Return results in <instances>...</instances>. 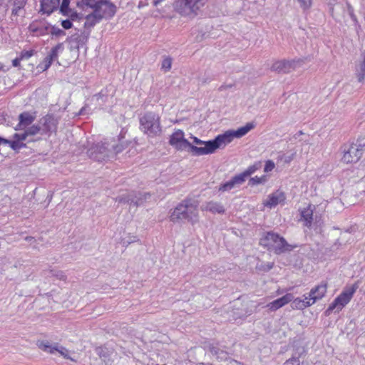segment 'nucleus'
Wrapping results in <instances>:
<instances>
[{
  "instance_id": "1",
  "label": "nucleus",
  "mask_w": 365,
  "mask_h": 365,
  "mask_svg": "<svg viewBox=\"0 0 365 365\" xmlns=\"http://www.w3.org/2000/svg\"><path fill=\"white\" fill-rule=\"evenodd\" d=\"M254 128L255 124L253 123H247L245 126L239 128L236 130H229L223 134L218 135L213 140L207 141H204L197 137L192 136L191 138L193 140V143L200 146H195L190 143L187 151L197 156L214 153L217 149L225 148L235 138H242Z\"/></svg>"
},
{
  "instance_id": "2",
  "label": "nucleus",
  "mask_w": 365,
  "mask_h": 365,
  "mask_svg": "<svg viewBox=\"0 0 365 365\" xmlns=\"http://www.w3.org/2000/svg\"><path fill=\"white\" fill-rule=\"evenodd\" d=\"M198 205L196 200L185 199L174 209L170 217V220L174 222L186 220L192 224L195 223L198 219Z\"/></svg>"
},
{
  "instance_id": "3",
  "label": "nucleus",
  "mask_w": 365,
  "mask_h": 365,
  "mask_svg": "<svg viewBox=\"0 0 365 365\" xmlns=\"http://www.w3.org/2000/svg\"><path fill=\"white\" fill-rule=\"evenodd\" d=\"M140 129L148 137L154 138L160 135L162 126L160 115L151 111L143 114L140 118Z\"/></svg>"
},
{
  "instance_id": "4",
  "label": "nucleus",
  "mask_w": 365,
  "mask_h": 365,
  "mask_svg": "<svg viewBox=\"0 0 365 365\" xmlns=\"http://www.w3.org/2000/svg\"><path fill=\"white\" fill-rule=\"evenodd\" d=\"M262 240L263 245L272 248L276 255L291 252L297 247V245L289 244L283 237L273 232H267Z\"/></svg>"
},
{
  "instance_id": "5",
  "label": "nucleus",
  "mask_w": 365,
  "mask_h": 365,
  "mask_svg": "<svg viewBox=\"0 0 365 365\" xmlns=\"http://www.w3.org/2000/svg\"><path fill=\"white\" fill-rule=\"evenodd\" d=\"M207 0H175L174 8L182 16L193 19Z\"/></svg>"
},
{
  "instance_id": "6",
  "label": "nucleus",
  "mask_w": 365,
  "mask_h": 365,
  "mask_svg": "<svg viewBox=\"0 0 365 365\" xmlns=\"http://www.w3.org/2000/svg\"><path fill=\"white\" fill-rule=\"evenodd\" d=\"M262 162H255L253 165L249 166L244 172L235 175L232 179L225 183H222L219 187V191L225 192L229 191L234 187L239 186L244 183L246 179L254 174L257 170L262 168Z\"/></svg>"
},
{
  "instance_id": "7",
  "label": "nucleus",
  "mask_w": 365,
  "mask_h": 365,
  "mask_svg": "<svg viewBox=\"0 0 365 365\" xmlns=\"http://www.w3.org/2000/svg\"><path fill=\"white\" fill-rule=\"evenodd\" d=\"M358 286L356 284L346 287L334 302L330 304L328 309L325 311V315L329 316L335 309L337 312L341 311L342 308L350 302Z\"/></svg>"
},
{
  "instance_id": "8",
  "label": "nucleus",
  "mask_w": 365,
  "mask_h": 365,
  "mask_svg": "<svg viewBox=\"0 0 365 365\" xmlns=\"http://www.w3.org/2000/svg\"><path fill=\"white\" fill-rule=\"evenodd\" d=\"M91 159L98 162H103L113 158V151L110 144L107 143H98L93 145L87 151Z\"/></svg>"
},
{
  "instance_id": "9",
  "label": "nucleus",
  "mask_w": 365,
  "mask_h": 365,
  "mask_svg": "<svg viewBox=\"0 0 365 365\" xmlns=\"http://www.w3.org/2000/svg\"><path fill=\"white\" fill-rule=\"evenodd\" d=\"M341 150L343 153L341 160L346 163H356L363 155V150L358 148L354 143L345 144Z\"/></svg>"
},
{
  "instance_id": "10",
  "label": "nucleus",
  "mask_w": 365,
  "mask_h": 365,
  "mask_svg": "<svg viewBox=\"0 0 365 365\" xmlns=\"http://www.w3.org/2000/svg\"><path fill=\"white\" fill-rule=\"evenodd\" d=\"M302 63L303 61L301 59L280 60L272 64L271 70L277 73H288L295 70L296 68L301 66Z\"/></svg>"
},
{
  "instance_id": "11",
  "label": "nucleus",
  "mask_w": 365,
  "mask_h": 365,
  "mask_svg": "<svg viewBox=\"0 0 365 365\" xmlns=\"http://www.w3.org/2000/svg\"><path fill=\"white\" fill-rule=\"evenodd\" d=\"M169 143L178 150H187L190 146V142L185 138L182 130H177L170 135Z\"/></svg>"
},
{
  "instance_id": "12",
  "label": "nucleus",
  "mask_w": 365,
  "mask_h": 365,
  "mask_svg": "<svg viewBox=\"0 0 365 365\" xmlns=\"http://www.w3.org/2000/svg\"><path fill=\"white\" fill-rule=\"evenodd\" d=\"M150 197V193H138V195L135 193L128 194L126 196H119L116 198V201L120 203H128L130 205H133L136 207L141 205L143 204L145 201L148 198Z\"/></svg>"
},
{
  "instance_id": "13",
  "label": "nucleus",
  "mask_w": 365,
  "mask_h": 365,
  "mask_svg": "<svg viewBox=\"0 0 365 365\" xmlns=\"http://www.w3.org/2000/svg\"><path fill=\"white\" fill-rule=\"evenodd\" d=\"M96 14L103 19H110L116 12V6L110 0H103L101 3L98 5L96 9Z\"/></svg>"
},
{
  "instance_id": "14",
  "label": "nucleus",
  "mask_w": 365,
  "mask_h": 365,
  "mask_svg": "<svg viewBox=\"0 0 365 365\" xmlns=\"http://www.w3.org/2000/svg\"><path fill=\"white\" fill-rule=\"evenodd\" d=\"M38 346L39 349H42L43 351L49 352L51 354L58 352L64 358L73 361V359L68 356V350L63 346H58V344L52 345L47 341H41L38 344Z\"/></svg>"
},
{
  "instance_id": "15",
  "label": "nucleus",
  "mask_w": 365,
  "mask_h": 365,
  "mask_svg": "<svg viewBox=\"0 0 365 365\" xmlns=\"http://www.w3.org/2000/svg\"><path fill=\"white\" fill-rule=\"evenodd\" d=\"M42 125L41 135L56 132L57 129L58 120L52 115H46L39 122Z\"/></svg>"
},
{
  "instance_id": "16",
  "label": "nucleus",
  "mask_w": 365,
  "mask_h": 365,
  "mask_svg": "<svg viewBox=\"0 0 365 365\" xmlns=\"http://www.w3.org/2000/svg\"><path fill=\"white\" fill-rule=\"evenodd\" d=\"M51 26L45 21L33 22L29 26L30 31L37 36H43L49 34Z\"/></svg>"
},
{
  "instance_id": "17",
  "label": "nucleus",
  "mask_w": 365,
  "mask_h": 365,
  "mask_svg": "<svg viewBox=\"0 0 365 365\" xmlns=\"http://www.w3.org/2000/svg\"><path fill=\"white\" fill-rule=\"evenodd\" d=\"M315 210V206L309 204L307 207L300 210L301 220L304 222V225L310 227L313 222V214Z\"/></svg>"
},
{
  "instance_id": "18",
  "label": "nucleus",
  "mask_w": 365,
  "mask_h": 365,
  "mask_svg": "<svg viewBox=\"0 0 365 365\" xmlns=\"http://www.w3.org/2000/svg\"><path fill=\"white\" fill-rule=\"evenodd\" d=\"M294 299V296L292 294H287L284 296L278 298L273 302L269 303L267 304V307L269 308L271 311H276L278 309L282 307L285 304H288L289 302H292Z\"/></svg>"
},
{
  "instance_id": "19",
  "label": "nucleus",
  "mask_w": 365,
  "mask_h": 365,
  "mask_svg": "<svg viewBox=\"0 0 365 365\" xmlns=\"http://www.w3.org/2000/svg\"><path fill=\"white\" fill-rule=\"evenodd\" d=\"M327 289V284L322 282L319 285L312 288L309 292V297H312L313 302H317L322 299L325 295Z\"/></svg>"
},
{
  "instance_id": "20",
  "label": "nucleus",
  "mask_w": 365,
  "mask_h": 365,
  "mask_svg": "<svg viewBox=\"0 0 365 365\" xmlns=\"http://www.w3.org/2000/svg\"><path fill=\"white\" fill-rule=\"evenodd\" d=\"M355 75L359 82L365 81V51L361 54V59L356 63Z\"/></svg>"
},
{
  "instance_id": "21",
  "label": "nucleus",
  "mask_w": 365,
  "mask_h": 365,
  "mask_svg": "<svg viewBox=\"0 0 365 365\" xmlns=\"http://www.w3.org/2000/svg\"><path fill=\"white\" fill-rule=\"evenodd\" d=\"M36 116L29 112H24L19 115V123L16 130H20L30 125L35 120Z\"/></svg>"
},
{
  "instance_id": "22",
  "label": "nucleus",
  "mask_w": 365,
  "mask_h": 365,
  "mask_svg": "<svg viewBox=\"0 0 365 365\" xmlns=\"http://www.w3.org/2000/svg\"><path fill=\"white\" fill-rule=\"evenodd\" d=\"M60 0H41V10L43 13L51 14L54 10L59 6Z\"/></svg>"
},
{
  "instance_id": "23",
  "label": "nucleus",
  "mask_w": 365,
  "mask_h": 365,
  "mask_svg": "<svg viewBox=\"0 0 365 365\" xmlns=\"http://www.w3.org/2000/svg\"><path fill=\"white\" fill-rule=\"evenodd\" d=\"M284 200V194L282 192L277 191L269 195L268 200L265 205L266 206L272 207L283 202Z\"/></svg>"
},
{
  "instance_id": "24",
  "label": "nucleus",
  "mask_w": 365,
  "mask_h": 365,
  "mask_svg": "<svg viewBox=\"0 0 365 365\" xmlns=\"http://www.w3.org/2000/svg\"><path fill=\"white\" fill-rule=\"evenodd\" d=\"M205 210L212 213L222 214L225 212L223 205L218 202L210 201L205 205Z\"/></svg>"
},
{
  "instance_id": "25",
  "label": "nucleus",
  "mask_w": 365,
  "mask_h": 365,
  "mask_svg": "<svg viewBox=\"0 0 365 365\" xmlns=\"http://www.w3.org/2000/svg\"><path fill=\"white\" fill-rule=\"evenodd\" d=\"M102 20L101 16L96 14V11L94 10L91 14H88L86 17V21L84 23L85 28L93 27L97 23Z\"/></svg>"
},
{
  "instance_id": "26",
  "label": "nucleus",
  "mask_w": 365,
  "mask_h": 365,
  "mask_svg": "<svg viewBox=\"0 0 365 365\" xmlns=\"http://www.w3.org/2000/svg\"><path fill=\"white\" fill-rule=\"evenodd\" d=\"M28 137L29 136L26 130L22 133H15L13 135V141L19 144L18 145L20 150L26 147V144L24 143V141L26 140Z\"/></svg>"
},
{
  "instance_id": "27",
  "label": "nucleus",
  "mask_w": 365,
  "mask_h": 365,
  "mask_svg": "<svg viewBox=\"0 0 365 365\" xmlns=\"http://www.w3.org/2000/svg\"><path fill=\"white\" fill-rule=\"evenodd\" d=\"M123 137L119 138L120 143L117 145H110L113 151V156L122 152L128 146V143L123 140Z\"/></svg>"
},
{
  "instance_id": "28",
  "label": "nucleus",
  "mask_w": 365,
  "mask_h": 365,
  "mask_svg": "<svg viewBox=\"0 0 365 365\" xmlns=\"http://www.w3.org/2000/svg\"><path fill=\"white\" fill-rule=\"evenodd\" d=\"M11 1L14 6L11 14L16 16L19 14V11L24 7L26 0H11Z\"/></svg>"
},
{
  "instance_id": "29",
  "label": "nucleus",
  "mask_w": 365,
  "mask_h": 365,
  "mask_svg": "<svg viewBox=\"0 0 365 365\" xmlns=\"http://www.w3.org/2000/svg\"><path fill=\"white\" fill-rule=\"evenodd\" d=\"M63 50V43H59L56 46L53 47L50 53L47 56L53 61L58 58V52Z\"/></svg>"
},
{
  "instance_id": "30",
  "label": "nucleus",
  "mask_w": 365,
  "mask_h": 365,
  "mask_svg": "<svg viewBox=\"0 0 365 365\" xmlns=\"http://www.w3.org/2000/svg\"><path fill=\"white\" fill-rule=\"evenodd\" d=\"M66 41L69 43L75 44V47L77 48H78L80 44L83 43L82 38L78 34H75L71 36H68L66 38Z\"/></svg>"
},
{
  "instance_id": "31",
  "label": "nucleus",
  "mask_w": 365,
  "mask_h": 365,
  "mask_svg": "<svg viewBox=\"0 0 365 365\" xmlns=\"http://www.w3.org/2000/svg\"><path fill=\"white\" fill-rule=\"evenodd\" d=\"M267 175H262V177L255 176L254 178H251L249 180L248 185L250 186H254L256 185L264 184L267 182Z\"/></svg>"
},
{
  "instance_id": "32",
  "label": "nucleus",
  "mask_w": 365,
  "mask_h": 365,
  "mask_svg": "<svg viewBox=\"0 0 365 365\" xmlns=\"http://www.w3.org/2000/svg\"><path fill=\"white\" fill-rule=\"evenodd\" d=\"M28 136L35 135L37 133H42V127L41 125H34L26 130Z\"/></svg>"
},
{
  "instance_id": "33",
  "label": "nucleus",
  "mask_w": 365,
  "mask_h": 365,
  "mask_svg": "<svg viewBox=\"0 0 365 365\" xmlns=\"http://www.w3.org/2000/svg\"><path fill=\"white\" fill-rule=\"evenodd\" d=\"M308 307H309V304H307L306 305L305 304H304L303 300L299 298L292 299V307L293 309H304Z\"/></svg>"
},
{
  "instance_id": "34",
  "label": "nucleus",
  "mask_w": 365,
  "mask_h": 365,
  "mask_svg": "<svg viewBox=\"0 0 365 365\" xmlns=\"http://www.w3.org/2000/svg\"><path fill=\"white\" fill-rule=\"evenodd\" d=\"M49 34L52 36H56V37L63 36L66 35V32L63 30H62L55 26H51V30L49 31Z\"/></svg>"
},
{
  "instance_id": "35",
  "label": "nucleus",
  "mask_w": 365,
  "mask_h": 365,
  "mask_svg": "<svg viewBox=\"0 0 365 365\" xmlns=\"http://www.w3.org/2000/svg\"><path fill=\"white\" fill-rule=\"evenodd\" d=\"M8 144L14 150H19V144L14 142L13 140H8L4 138L0 137V144Z\"/></svg>"
},
{
  "instance_id": "36",
  "label": "nucleus",
  "mask_w": 365,
  "mask_h": 365,
  "mask_svg": "<svg viewBox=\"0 0 365 365\" xmlns=\"http://www.w3.org/2000/svg\"><path fill=\"white\" fill-rule=\"evenodd\" d=\"M53 61L50 59L48 56H46L43 61L38 64V68L42 70L43 71L47 70L51 65L52 64Z\"/></svg>"
},
{
  "instance_id": "37",
  "label": "nucleus",
  "mask_w": 365,
  "mask_h": 365,
  "mask_svg": "<svg viewBox=\"0 0 365 365\" xmlns=\"http://www.w3.org/2000/svg\"><path fill=\"white\" fill-rule=\"evenodd\" d=\"M96 354L100 356V358L102 359V360H103L104 361H106V359L108 357V354L106 349L103 347H98L96 349Z\"/></svg>"
},
{
  "instance_id": "38",
  "label": "nucleus",
  "mask_w": 365,
  "mask_h": 365,
  "mask_svg": "<svg viewBox=\"0 0 365 365\" xmlns=\"http://www.w3.org/2000/svg\"><path fill=\"white\" fill-rule=\"evenodd\" d=\"M71 0H62L61 5L60 6V11L63 15H68L69 9L68 6Z\"/></svg>"
},
{
  "instance_id": "39",
  "label": "nucleus",
  "mask_w": 365,
  "mask_h": 365,
  "mask_svg": "<svg viewBox=\"0 0 365 365\" xmlns=\"http://www.w3.org/2000/svg\"><path fill=\"white\" fill-rule=\"evenodd\" d=\"M209 351L211 352L212 354L217 356V357H220V354H226L223 351H221L219 348L214 346L213 344H210L209 346Z\"/></svg>"
},
{
  "instance_id": "40",
  "label": "nucleus",
  "mask_w": 365,
  "mask_h": 365,
  "mask_svg": "<svg viewBox=\"0 0 365 365\" xmlns=\"http://www.w3.org/2000/svg\"><path fill=\"white\" fill-rule=\"evenodd\" d=\"M273 265L274 264L270 262L262 263L261 264L257 265V268L264 272H268L273 267Z\"/></svg>"
},
{
  "instance_id": "41",
  "label": "nucleus",
  "mask_w": 365,
  "mask_h": 365,
  "mask_svg": "<svg viewBox=\"0 0 365 365\" xmlns=\"http://www.w3.org/2000/svg\"><path fill=\"white\" fill-rule=\"evenodd\" d=\"M172 65V59L169 57L163 59L162 62V68L165 69L166 71H169L171 68Z\"/></svg>"
},
{
  "instance_id": "42",
  "label": "nucleus",
  "mask_w": 365,
  "mask_h": 365,
  "mask_svg": "<svg viewBox=\"0 0 365 365\" xmlns=\"http://www.w3.org/2000/svg\"><path fill=\"white\" fill-rule=\"evenodd\" d=\"M34 53V50L30 51H22L20 54V57L22 60L24 59H29L31 58Z\"/></svg>"
},
{
  "instance_id": "43",
  "label": "nucleus",
  "mask_w": 365,
  "mask_h": 365,
  "mask_svg": "<svg viewBox=\"0 0 365 365\" xmlns=\"http://www.w3.org/2000/svg\"><path fill=\"white\" fill-rule=\"evenodd\" d=\"M284 365H299V357L297 356H292V358L287 360Z\"/></svg>"
},
{
  "instance_id": "44",
  "label": "nucleus",
  "mask_w": 365,
  "mask_h": 365,
  "mask_svg": "<svg viewBox=\"0 0 365 365\" xmlns=\"http://www.w3.org/2000/svg\"><path fill=\"white\" fill-rule=\"evenodd\" d=\"M274 166L275 165L272 160H267L264 168V171L266 173L272 171L274 168Z\"/></svg>"
},
{
  "instance_id": "45",
  "label": "nucleus",
  "mask_w": 365,
  "mask_h": 365,
  "mask_svg": "<svg viewBox=\"0 0 365 365\" xmlns=\"http://www.w3.org/2000/svg\"><path fill=\"white\" fill-rule=\"evenodd\" d=\"M300 3L301 7L304 9H309L312 5V0H298Z\"/></svg>"
},
{
  "instance_id": "46",
  "label": "nucleus",
  "mask_w": 365,
  "mask_h": 365,
  "mask_svg": "<svg viewBox=\"0 0 365 365\" xmlns=\"http://www.w3.org/2000/svg\"><path fill=\"white\" fill-rule=\"evenodd\" d=\"M61 26L64 29H69L72 28L73 23L70 19H66L61 21Z\"/></svg>"
},
{
  "instance_id": "47",
  "label": "nucleus",
  "mask_w": 365,
  "mask_h": 365,
  "mask_svg": "<svg viewBox=\"0 0 365 365\" xmlns=\"http://www.w3.org/2000/svg\"><path fill=\"white\" fill-rule=\"evenodd\" d=\"M354 144L356 145L358 148H361L364 150V148L365 147V138H358L356 143Z\"/></svg>"
},
{
  "instance_id": "48",
  "label": "nucleus",
  "mask_w": 365,
  "mask_h": 365,
  "mask_svg": "<svg viewBox=\"0 0 365 365\" xmlns=\"http://www.w3.org/2000/svg\"><path fill=\"white\" fill-rule=\"evenodd\" d=\"M303 300L304 304L306 305L308 304L309 307L314 304L316 302H313V299H312V297H305V298Z\"/></svg>"
},
{
  "instance_id": "49",
  "label": "nucleus",
  "mask_w": 365,
  "mask_h": 365,
  "mask_svg": "<svg viewBox=\"0 0 365 365\" xmlns=\"http://www.w3.org/2000/svg\"><path fill=\"white\" fill-rule=\"evenodd\" d=\"M234 86V84H223L222 86H220L218 88V91H223L225 90H227V89H230V88H232V87Z\"/></svg>"
},
{
  "instance_id": "50",
  "label": "nucleus",
  "mask_w": 365,
  "mask_h": 365,
  "mask_svg": "<svg viewBox=\"0 0 365 365\" xmlns=\"http://www.w3.org/2000/svg\"><path fill=\"white\" fill-rule=\"evenodd\" d=\"M22 59L21 58V57H18V58H16L15 59H14L12 61V65L14 67H18L19 65H20V61H21Z\"/></svg>"
},
{
  "instance_id": "51",
  "label": "nucleus",
  "mask_w": 365,
  "mask_h": 365,
  "mask_svg": "<svg viewBox=\"0 0 365 365\" xmlns=\"http://www.w3.org/2000/svg\"><path fill=\"white\" fill-rule=\"evenodd\" d=\"M86 114V106L83 107L78 112V115H83Z\"/></svg>"
},
{
  "instance_id": "52",
  "label": "nucleus",
  "mask_w": 365,
  "mask_h": 365,
  "mask_svg": "<svg viewBox=\"0 0 365 365\" xmlns=\"http://www.w3.org/2000/svg\"><path fill=\"white\" fill-rule=\"evenodd\" d=\"M56 276L59 278L60 279H63V280H65L66 279V276L63 274V272H58Z\"/></svg>"
},
{
  "instance_id": "53",
  "label": "nucleus",
  "mask_w": 365,
  "mask_h": 365,
  "mask_svg": "<svg viewBox=\"0 0 365 365\" xmlns=\"http://www.w3.org/2000/svg\"><path fill=\"white\" fill-rule=\"evenodd\" d=\"M211 78H205L202 80V83H207V82H210L211 81Z\"/></svg>"
},
{
  "instance_id": "54",
  "label": "nucleus",
  "mask_w": 365,
  "mask_h": 365,
  "mask_svg": "<svg viewBox=\"0 0 365 365\" xmlns=\"http://www.w3.org/2000/svg\"><path fill=\"white\" fill-rule=\"evenodd\" d=\"M162 0H153V4L154 5H158V4L160 3V1H161Z\"/></svg>"
},
{
  "instance_id": "55",
  "label": "nucleus",
  "mask_w": 365,
  "mask_h": 365,
  "mask_svg": "<svg viewBox=\"0 0 365 365\" xmlns=\"http://www.w3.org/2000/svg\"><path fill=\"white\" fill-rule=\"evenodd\" d=\"M302 134H303V133L301 130L297 133V135H302Z\"/></svg>"
},
{
  "instance_id": "56",
  "label": "nucleus",
  "mask_w": 365,
  "mask_h": 365,
  "mask_svg": "<svg viewBox=\"0 0 365 365\" xmlns=\"http://www.w3.org/2000/svg\"><path fill=\"white\" fill-rule=\"evenodd\" d=\"M205 365H212V364H210V363H207V364H206Z\"/></svg>"
},
{
  "instance_id": "57",
  "label": "nucleus",
  "mask_w": 365,
  "mask_h": 365,
  "mask_svg": "<svg viewBox=\"0 0 365 365\" xmlns=\"http://www.w3.org/2000/svg\"><path fill=\"white\" fill-rule=\"evenodd\" d=\"M2 68V66L0 64V70Z\"/></svg>"
}]
</instances>
